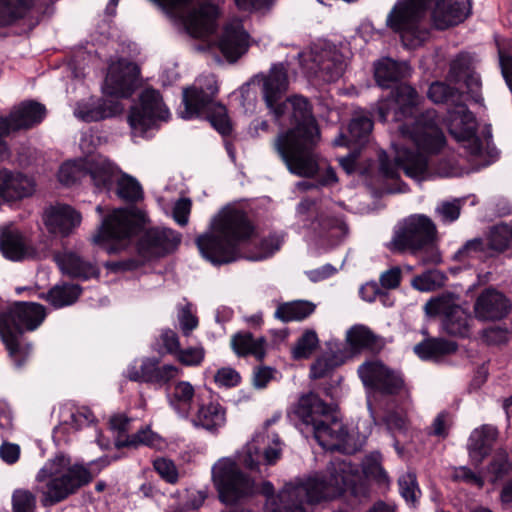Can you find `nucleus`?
Listing matches in <instances>:
<instances>
[{"mask_svg":"<svg viewBox=\"0 0 512 512\" xmlns=\"http://www.w3.org/2000/svg\"><path fill=\"white\" fill-rule=\"evenodd\" d=\"M369 480L385 487L390 483L378 451L364 457L362 471L351 461L337 458L329 463L325 472L289 482L278 494L273 493L271 482H263L261 493L267 497L264 509L265 512H305L304 504L319 503L345 493L366 498Z\"/></svg>","mask_w":512,"mask_h":512,"instance_id":"obj_1","label":"nucleus"},{"mask_svg":"<svg viewBox=\"0 0 512 512\" xmlns=\"http://www.w3.org/2000/svg\"><path fill=\"white\" fill-rule=\"evenodd\" d=\"M262 96L276 120L292 107V128L277 135L273 148L288 171L298 177L313 178L319 172L315 148L320 129L307 98L294 95L283 100L288 86V73L283 63L273 64L267 75L262 74Z\"/></svg>","mask_w":512,"mask_h":512,"instance_id":"obj_2","label":"nucleus"},{"mask_svg":"<svg viewBox=\"0 0 512 512\" xmlns=\"http://www.w3.org/2000/svg\"><path fill=\"white\" fill-rule=\"evenodd\" d=\"M411 138L417 149L399 147L396 149L394 162L386 151L378 154L379 171L383 177L398 179L399 170L412 179H420L428 170V154L439 153L446 145V137L435 119L422 115L416 120V127Z\"/></svg>","mask_w":512,"mask_h":512,"instance_id":"obj_3","label":"nucleus"},{"mask_svg":"<svg viewBox=\"0 0 512 512\" xmlns=\"http://www.w3.org/2000/svg\"><path fill=\"white\" fill-rule=\"evenodd\" d=\"M212 233L199 235L196 246L200 254L214 265H223L238 260L240 245L256 234V226L248 214L241 209H224L212 222Z\"/></svg>","mask_w":512,"mask_h":512,"instance_id":"obj_4","label":"nucleus"},{"mask_svg":"<svg viewBox=\"0 0 512 512\" xmlns=\"http://www.w3.org/2000/svg\"><path fill=\"white\" fill-rule=\"evenodd\" d=\"M407 66L392 58L384 57L374 63V79L383 89H390L388 94L376 103L378 121L384 123L393 113V120L398 122L414 117L418 104V93L411 85L402 83Z\"/></svg>","mask_w":512,"mask_h":512,"instance_id":"obj_5","label":"nucleus"},{"mask_svg":"<svg viewBox=\"0 0 512 512\" xmlns=\"http://www.w3.org/2000/svg\"><path fill=\"white\" fill-rule=\"evenodd\" d=\"M47 316L46 308L36 302L16 301L0 312V339L16 368H22L31 351L21 339L26 332L36 330Z\"/></svg>","mask_w":512,"mask_h":512,"instance_id":"obj_6","label":"nucleus"},{"mask_svg":"<svg viewBox=\"0 0 512 512\" xmlns=\"http://www.w3.org/2000/svg\"><path fill=\"white\" fill-rule=\"evenodd\" d=\"M93 478L90 471L80 464H73L70 457L58 454L49 459L35 476V491L42 496L44 506L54 505Z\"/></svg>","mask_w":512,"mask_h":512,"instance_id":"obj_7","label":"nucleus"},{"mask_svg":"<svg viewBox=\"0 0 512 512\" xmlns=\"http://www.w3.org/2000/svg\"><path fill=\"white\" fill-rule=\"evenodd\" d=\"M219 92L217 82L207 79L205 86H191L183 90L184 119L205 118L222 136L232 133V123L227 108L215 98Z\"/></svg>","mask_w":512,"mask_h":512,"instance_id":"obj_8","label":"nucleus"},{"mask_svg":"<svg viewBox=\"0 0 512 512\" xmlns=\"http://www.w3.org/2000/svg\"><path fill=\"white\" fill-rule=\"evenodd\" d=\"M427 11L428 0H398L387 15L386 26L399 34L405 48L416 49L431 35L430 28L423 23Z\"/></svg>","mask_w":512,"mask_h":512,"instance_id":"obj_9","label":"nucleus"},{"mask_svg":"<svg viewBox=\"0 0 512 512\" xmlns=\"http://www.w3.org/2000/svg\"><path fill=\"white\" fill-rule=\"evenodd\" d=\"M320 446L327 450H339L346 454L357 452L365 444L367 435L356 428L348 429L342 418H303Z\"/></svg>","mask_w":512,"mask_h":512,"instance_id":"obj_10","label":"nucleus"},{"mask_svg":"<svg viewBox=\"0 0 512 512\" xmlns=\"http://www.w3.org/2000/svg\"><path fill=\"white\" fill-rule=\"evenodd\" d=\"M145 222L144 212L136 207L116 209L103 218L94 243L106 246L110 242L129 240L143 229Z\"/></svg>","mask_w":512,"mask_h":512,"instance_id":"obj_11","label":"nucleus"},{"mask_svg":"<svg viewBox=\"0 0 512 512\" xmlns=\"http://www.w3.org/2000/svg\"><path fill=\"white\" fill-rule=\"evenodd\" d=\"M212 481L219 499L225 504H234L254 493V483L228 457L219 459L211 469Z\"/></svg>","mask_w":512,"mask_h":512,"instance_id":"obj_12","label":"nucleus"},{"mask_svg":"<svg viewBox=\"0 0 512 512\" xmlns=\"http://www.w3.org/2000/svg\"><path fill=\"white\" fill-rule=\"evenodd\" d=\"M437 228L434 222L424 214L410 215L395 231L392 238L396 252L416 254L435 242Z\"/></svg>","mask_w":512,"mask_h":512,"instance_id":"obj_13","label":"nucleus"},{"mask_svg":"<svg viewBox=\"0 0 512 512\" xmlns=\"http://www.w3.org/2000/svg\"><path fill=\"white\" fill-rule=\"evenodd\" d=\"M303 226L312 230L319 238L331 243L341 241L348 233V227L340 216L323 211L312 198L302 199L296 207Z\"/></svg>","mask_w":512,"mask_h":512,"instance_id":"obj_14","label":"nucleus"},{"mask_svg":"<svg viewBox=\"0 0 512 512\" xmlns=\"http://www.w3.org/2000/svg\"><path fill=\"white\" fill-rule=\"evenodd\" d=\"M47 109L36 100H24L15 106L8 116H0V160L9 154L5 138L11 131L28 130L38 126L46 118Z\"/></svg>","mask_w":512,"mask_h":512,"instance_id":"obj_15","label":"nucleus"},{"mask_svg":"<svg viewBox=\"0 0 512 512\" xmlns=\"http://www.w3.org/2000/svg\"><path fill=\"white\" fill-rule=\"evenodd\" d=\"M169 117L162 95L151 88L144 90L139 96V104L131 107L128 123L144 136L149 130L158 128V122L167 121Z\"/></svg>","mask_w":512,"mask_h":512,"instance_id":"obj_16","label":"nucleus"},{"mask_svg":"<svg viewBox=\"0 0 512 512\" xmlns=\"http://www.w3.org/2000/svg\"><path fill=\"white\" fill-rule=\"evenodd\" d=\"M282 443L276 433L266 428L257 432L242 449L240 461L251 470H259L260 465H273L281 457Z\"/></svg>","mask_w":512,"mask_h":512,"instance_id":"obj_17","label":"nucleus"},{"mask_svg":"<svg viewBox=\"0 0 512 512\" xmlns=\"http://www.w3.org/2000/svg\"><path fill=\"white\" fill-rule=\"evenodd\" d=\"M140 67L125 58H119L109 66L104 80L103 93L113 98L131 97L139 86Z\"/></svg>","mask_w":512,"mask_h":512,"instance_id":"obj_18","label":"nucleus"},{"mask_svg":"<svg viewBox=\"0 0 512 512\" xmlns=\"http://www.w3.org/2000/svg\"><path fill=\"white\" fill-rule=\"evenodd\" d=\"M424 309L429 317L443 316V330L449 336L469 337V315L449 298L444 296L431 298L426 302Z\"/></svg>","mask_w":512,"mask_h":512,"instance_id":"obj_19","label":"nucleus"},{"mask_svg":"<svg viewBox=\"0 0 512 512\" xmlns=\"http://www.w3.org/2000/svg\"><path fill=\"white\" fill-rule=\"evenodd\" d=\"M358 374L365 387L382 396H394L404 386L402 376L379 361L361 364Z\"/></svg>","mask_w":512,"mask_h":512,"instance_id":"obj_20","label":"nucleus"},{"mask_svg":"<svg viewBox=\"0 0 512 512\" xmlns=\"http://www.w3.org/2000/svg\"><path fill=\"white\" fill-rule=\"evenodd\" d=\"M180 243V233L171 228L152 227L143 233L137 249L144 257H165L177 250Z\"/></svg>","mask_w":512,"mask_h":512,"instance_id":"obj_21","label":"nucleus"},{"mask_svg":"<svg viewBox=\"0 0 512 512\" xmlns=\"http://www.w3.org/2000/svg\"><path fill=\"white\" fill-rule=\"evenodd\" d=\"M180 372V369L172 364L160 365V359L147 357L141 361L139 367L133 365L128 368L127 377L134 382H143L162 388L167 386Z\"/></svg>","mask_w":512,"mask_h":512,"instance_id":"obj_22","label":"nucleus"},{"mask_svg":"<svg viewBox=\"0 0 512 512\" xmlns=\"http://www.w3.org/2000/svg\"><path fill=\"white\" fill-rule=\"evenodd\" d=\"M437 30L463 23L471 14V0H428V10Z\"/></svg>","mask_w":512,"mask_h":512,"instance_id":"obj_23","label":"nucleus"},{"mask_svg":"<svg viewBox=\"0 0 512 512\" xmlns=\"http://www.w3.org/2000/svg\"><path fill=\"white\" fill-rule=\"evenodd\" d=\"M428 98L436 104H450L453 107L448 110L451 120H461L466 123L473 119V113L463 101L464 93L458 88L441 81L433 82L427 92Z\"/></svg>","mask_w":512,"mask_h":512,"instance_id":"obj_24","label":"nucleus"},{"mask_svg":"<svg viewBox=\"0 0 512 512\" xmlns=\"http://www.w3.org/2000/svg\"><path fill=\"white\" fill-rule=\"evenodd\" d=\"M512 308L510 299L494 287L483 289L474 303L477 319L499 321L508 316Z\"/></svg>","mask_w":512,"mask_h":512,"instance_id":"obj_25","label":"nucleus"},{"mask_svg":"<svg viewBox=\"0 0 512 512\" xmlns=\"http://www.w3.org/2000/svg\"><path fill=\"white\" fill-rule=\"evenodd\" d=\"M81 220V214L67 204L51 206L44 215V223L48 231L62 237L69 236L80 225Z\"/></svg>","mask_w":512,"mask_h":512,"instance_id":"obj_26","label":"nucleus"},{"mask_svg":"<svg viewBox=\"0 0 512 512\" xmlns=\"http://www.w3.org/2000/svg\"><path fill=\"white\" fill-rule=\"evenodd\" d=\"M123 109L117 98H91L89 102L79 106L76 115L87 123L98 122L120 115Z\"/></svg>","mask_w":512,"mask_h":512,"instance_id":"obj_27","label":"nucleus"},{"mask_svg":"<svg viewBox=\"0 0 512 512\" xmlns=\"http://www.w3.org/2000/svg\"><path fill=\"white\" fill-rule=\"evenodd\" d=\"M248 33L241 26L227 25L218 41V47L229 62H236L248 50Z\"/></svg>","mask_w":512,"mask_h":512,"instance_id":"obj_28","label":"nucleus"},{"mask_svg":"<svg viewBox=\"0 0 512 512\" xmlns=\"http://www.w3.org/2000/svg\"><path fill=\"white\" fill-rule=\"evenodd\" d=\"M33 193L30 180L23 174H13L10 171H0V200L13 203Z\"/></svg>","mask_w":512,"mask_h":512,"instance_id":"obj_29","label":"nucleus"},{"mask_svg":"<svg viewBox=\"0 0 512 512\" xmlns=\"http://www.w3.org/2000/svg\"><path fill=\"white\" fill-rule=\"evenodd\" d=\"M428 335L427 331L423 332ZM458 350V344L455 341L447 340L441 337H425L413 348L414 353L424 361H439L446 356H450Z\"/></svg>","mask_w":512,"mask_h":512,"instance_id":"obj_30","label":"nucleus"},{"mask_svg":"<svg viewBox=\"0 0 512 512\" xmlns=\"http://www.w3.org/2000/svg\"><path fill=\"white\" fill-rule=\"evenodd\" d=\"M346 343L352 354H359L363 351L375 353L382 348L380 337L362 324L353 325L347 331Z\"/></svg>","mask_w":512,"mask_h":512,"instance_id":"obj_31","label":"nucleus"},{"mask_svg":"<svg viewBox=\"0 0 512 512\" xmlns=\"http://www.w3.org/2000/svg\"><path fill=\"white\" fill-rule=\"evenodd\" d=\"M314 62L317 72L327 82L337 81L346 69L343 54L335 48L322 51L321 54L315 56Z\"/></svg>","mask_w":512,"mask_h":512,"instance_id":"obj_32","label":"nucleus"},{"mask_svg":"<svg viewBox=\"0 0 512 512\" xmlns=\"http://www.w3.org/2000/svg\"><path fill=\"white\" fill-rule=\"evenodd\" d=\"M337 412V404L327 403L313 391L300 395L293 409L294 416H334Z\"/></svg>","mask_w":512,"mask_h":512,"instance_id":"obj_33","label":"nucleus"},{"mask_svg":"<svg viewBox=\"0 0 512 512\" xmlns=\"http://www.w3.org/2000/svg\"><path fill=\"white\" fill-rule=\"evenodd\" d=\"M497 437V430L490 425H484L473 430L468 442L471 460L479 464L490 453Z\"/></svg>","mask_w":512,"mask_h":512,"instance_id":"obj_34","label":"nucleus"},{"mask_svg":"<svg viewBox=\"0 0 512 512\" xmlns=\"http://www.w3.org/2000/svg\"><path fill=\"white\" fill-rule=\"evenodd\" d=\"M374 118L378 120L376 104L370 110H361L353 114L348 125V133L353 145L362 147L368 142L374 127Z\"/></svg>","mask_w":512,"mask_h":512,"instance_id":"obj_35","label":"nucleus"},{"mask_svg":"<svg viewBox=\"0 0 512 512\" xmlns=\"http://www.w3.org/2000/svg\"><path fill=\"white\" fill-rule=\"evenodd\" d=\"M57 261L63 273L74 279L86 281L98 278L100 275L96 265L85 261L74 252L65 253L62 257L57 258Z\"/></svg>","mask_w":512,"mask_h":512,"instance_id":"obj_36","label":"nucleus"},{"mask_svg":"<svg viewBox=\"0 0 512 512\" xmlns=\"http://www.w3.org/2000/svg\"><path fill=\"white\" fill-rule=\"evenodd\" d=\"M218 16V7L206 2L189 12L185 17V23L197 33H211L215 29Z\"/></svg>","mask_w":512,"mask_h":512,"instance_id":"obj_37","label":"nucleus"},{"mask_svg":"<svg viewBox=\"0 0 512 512\" xmlns=\"http://www.w3.org/2000/svg\"><path fill=\"white\" fill-rule=\"evenodd\" d=\"M316 310V305L308 300H293L280 303L274 318L283 322H301L309 318Z\"/></svg>","mask_w":512,"mask_h":512,"instance_id":"obj_38","label":"nucleus"},{"mask_svg":"<svg viewBox=\"0 0 512 512\" xmlns=\"http://www.w3.org/2000/svg\"><path fill=\"white\" fill-rule=\"evenodd\" d=\"M233 351L240 357L252 355L262 361L266 355V339H255L251 332H237L231 339Z\"/></svg>","mask_w":512,"mask_h":512,"instance_id":"obj_39","label":"nucleus"},{"mask_svg":"<svg viewBox=\"0 0 512 512\" xmlns=\"http://www.w3.org/2000/svg\"><path fill=\"white\" fill-rule=\"evenodd\" d=\"M82 291L83 288L79 284L64 283L52 287L47 293H42L40 298L58 309L74 304L81 296Z\"/></svg>","mask_w":512,"mask_h":512,"instance_id":"obj_40","label":"nucleus"},{"mask_svg":"<svg viewBox=\"0 0 512 512\" xmlns=\"http://www.w3.org/2000/svg\"><path fill=\"white\" fill-rule=\"evenodd\" d=\"M0 251L8 260L24 259L27 254V245L22 233L18 230H3L0 234Z\"/></svg>","mask_w":512,"mask_h":512,"instance_id":"obj_41","label":"nucleus"},{"mask_svg":"<svg viewBox=\"0 0 512 512\" xmlns=\"http://www.w3.org/2000/svg\"><path fill=\"white\" fill-rule=\"evenodd\" d=\"M34 0H0V27H7L23 19L33 8Z\"/></svg>","mask_w":512,"mask_h":512,"instance_id":"obj_42","label":"nucleus"},{"mask_svg":"<svg viewBox=\"0 0 512 512\" xmlns=\"http://www.w3.org/2000/svg\"><path fill=\"white\" fill-rule=\"evenodd\" d=\"M89 175L93 185L99 191L110 192L115 183L116 172L110 163L91 165Z\"/></svg>","mask_w":512,"mask_h":512,"instance_id":"obj_43","label":"nucleus"},{"mask_svg":"<svg viewBox=\"0 0 512 512\" xmlns=\"http://www.w3.org/2000/svg\"><path fill=\"white\" fill-rule=\"evenodd\" d=\"M117 196L128 203H136L143 199L144 193L140 183L132 176L123 174L116 182Z\"/></svg>","mask_w":512,"mask_h":512,"instance_id":"obj_44","label":"nucleus"},{"mask_svg":"<svg viewBox=\"0 0 512 512\" xmlns=\"http://www.w3.org/2000/svg\"><path fill=\"white\" fill-rule=\"evenodd\" d=\"M318 346L319 338L317 333L312 329H307L292 348V357L295 360L308 359Z\"/></svg>","mask_w":512,"mask_h":512,"instance_id":"obj_45","label":"nucleus"},{"mask_svg":"<svg viewBox=\"0 0 512 512\" xmlns=\"http://www.w3.org/2000/svg\"><path fill=\"white\" fill-rule=\"evenodd\" d=\"M194 397L195 389L193 385L184 380L177 381L173 390L168 393L169 402L175 408L190 407Z\"/></svg>","mask_w":512,"mask_h":512,"instance_id":"obj_46","label":"nucleus"},{"mask_svg":"<svg viewBox=\"0 0 512 512\" xmlns=\"http://www.w3.org/2000/svg\"><path fill=\"white\" fill-rule=\"evenodd\" d=\"M510 242L509 226L507 224H501L493 226L490 229L486 244L488 250L503 253L509 249Z\"/></svg>","mask_w":512,"mask_h":512,"instance_id":"obj_47","label":"nucleus"},{"mask_svg":"<svg viewBox=\"0 0 512 512\" xmlns=\"http://www.w3.org/2000/svg\"><path fill=\"white\" fill-rule=\"evenodd\" d=\"M399 491L401 496L410 505H415L421 495L416 475L407 472L399 477L398 480Z\"/></svg>","mask_w":512,"mask_h":512,"instance_id":"obj_48","label":"nucleus"},{"mask_svg":"<svg viewBox=\"0 0 512 512\" xmlns=\"http://www.w3.org/2000/svg\"><path fill=\"white\" fill-rule=\"evenodd\" d=\"M487 251L488 247L486 241L481 237H477L466 241L464 245L455 252L453 259L462 262L476 257L478 254H486Z\"/></svg>","mask_w":512,"mask_h":512,"instance_id":"obj_49","label":"nucleus"},{"mask_svg":"<svg viewBox=\"0 0 512 512\" xmlns=\"http://www.w3.org/2000/svg\"><path fill=\"white\" fill-rule=\"evenodd\" d=\"M126 445L135 447L138 445H146L153 448H161L163 440L158 434L151 431L149 427H146L132 436L127 437Z\"/></svg>","mask_w":512,"mask_h":512,"instance_id":"obj_50","label":"nucleus"},{"mask_svg":"<svg viewBox=\"0 0 512 512\" xmlns=\"http://www.w3.org/2000/svg\"><path fill=\"white\" fill-rule=\"evenodd\" d=\"M36 499L26 489H16L12 494V512H35Z\"/></svg>","mask_w":512,"mask_h":512,"instance_id":"obj_51","label":"nucleus"},{"mask_svg":"<svg viewBox=\"0 0 512 512\" xmlns=\"http://www.w3.org/2000/svg\"><path fill=\"white\" fill-rule=\"evenodd\" d=\"M93 416V411L89 406H79L73 400H67L53 407L51 416Z\"/></svg>","mask_w":512,"mask_h":512,"instance_id":"obj_52","label":"nucleus"},{"mask_svg":"<svg viewBox=\"0 0 512 512\" xmlns=\"http://www.w3.org/2000/svg\"><path fill=\"white\" fill-rule=\"evenodd\" d=\"M209 394V401L199 404V411L196 416H225L226 409L221 403L220 396L210 388H206Z\"/></svg>","mask_w":512,"mask_h":512,"instance_id":"obj_53","label":"nucleus"},{"mask_svg":"<svg viewBox=\"0 0 512 512\" xmlns=\"http://www.w3.org/2000/svg\"><path fill=\"white\" fill-rule=\"evenodd\" d=\"M176 359L184 366H199L205 357V350L202 347L180 348Z\"/></svg>","mask_w":512,"mask_h":512,"instance_id":"obj_54","label":"nucleus"},{"mask_svg":"<svg viewBox=\"0 0 512 512\" xmlns=\"http://www.w3.org/2000/svg\"><path fill=\"white\" fill-rule=\"evenodd\" d=\"M241 379L239 372L231 367H222L214 375V382L218 387H236L241 383Z\"/></svg>","mask_w":512,"mask_h":512,"instance_id":"obj_55","label":"nucleus"},{"mask_svg":"<svg viewBox=\"0 0 512 512\" xmlns=\"http://www.w3.org/2000/svg\"><path fill=\"white\" fill-rule=\"evenodd\" d=\"M462 80L464 81L470 99L477 104H481L483 97L481 94L482 83L480 76L475 71H472L462 78Z\"/></svg>","mask_w":512,"mask_h":512,"instance_id":"obj_56","label":"nucleus"},{"mask_svg":"<svg viewBox=\"0 0 512 512\" xmlns=\"http://www.w3.org/2000/svg\"><path fill=\"white\" fill-rule=\"evenodd\" d=\"M145 262L139 258L130 257L118 261H107L104 267L113 273L135 271L141 268Z\"/></svg>","mask_w":512,"mask_h":512,"instance_id":"obj_57","label":"nucleus"},{"mask_svg":"<svg viewBox=\"0 0 512 512\" xmlns=\"http://www.w3.org/2000/svg\"><path fill=\"white\" fill-rule=\"evenodd\" d=\"M402 281V270L399 266H393L381 273L379 277L380 287L385 290L397 289Z\"/></svg>","mask_w":512,"mask_h":512,"instance_id":"obj_58","label":"nucleus"},{"mask_svg":"<svg viewBox=\"0 0 512 512\" xmlns=\"http://www.w3.org/2000/svg\"><path fill=\"white\" fill-rule=\"evenodd\" d=\"M154 469L167 482L175 483L178 479V472L171 460L158 458L153 463Z\"/></svg>","mask_w":512,"mask_h":512,"instance_id":"obj_59","label":"nucleus"},{"mask_svg":"<svg viewBox=\"0 0 512 512\" xmlns=\"http://www.w3.org/2000/svg\"><path fill=\"white\" fill-rule=\"evenodd\" d=\"M336 367L333 358H318L310 367V377L312 379H322L328 376Z\"/></svg>","mask_w":512,"mask_h":512,"instance_id":"obj_60","label":"nucleus"},{"mask_svg":"<svg viewBox=\"0 0 512 512\" xmlns=\"http://www.w3.org/2000/svg\"><path fill=\"white\" fill-rule=\"evenodd\" d=\"M178 320L184 336H189L199 323L198 317L192 313L189 305L182 307L179 311Z\"/></svg>","mask_w":512,"mask_h":512,"instance_id":"obj_61","label":"nucleus"},{"mask_svg":"<svg viewBox=\"0 0 512 512\" xmlns=\"http://www.w3.org/2000/svg\"><path fill=\"white\" fill-rule=\"evenodd\" d=\"M192 425L209 434H216L225 426V418H190Z\"/></svg>","mask_w":512,"mask_h":512,"instance_id":"obj_62","label":"nucleus"},{"mask_svg":"<svg viewBox=\"0 0 512 512\" xmlns=\"http://www.w3.org/2000/svg\"><path fill=\"white\" fill-rule=\"evenodd\" d=\"M80 178V171L77 165L72 162L63 163L58 171V180L65 186L74 185Z\"/></svg>","mask_w":512,"mask_h":512,"instance_id":"obj_63","label":"nucleus"},{"mask_svg":"<svg viewBox=\"0 0 512 512\" xmlns=\"http://www.w3.org/2000/svg\"><path fill=\"white\" fill-rule=\"evenodd\" d=\"M192 208V201L189 198H180L176 201L173 207V219L180 226H185L188 223L189 215Z\"/></svg>","mask_w":512,"mask_h":512,"instance_id":"obj_64","label":"nucleus"}]
</instances>
